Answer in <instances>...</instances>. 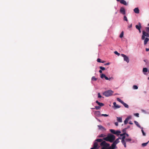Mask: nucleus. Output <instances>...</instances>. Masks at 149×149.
Masks as SVG:
<instances>
[{
	"instance_id": "de8ad7c7",
	"label": "nucleus",
	"mask_w": 149,
	"mask_h": 149,
	"mask_svg": "<svg viewBox=\"0 0 149 149\" xmlns=\"http://www.w3.org/2000/svg\"><path fill=\"white\" fill-rule=\"evenodd\" d=\"M115 124L116 126H118V123L117 122L115 123Z\"/></svg>"
},
{
	"instance_id": "37998d69",
	"label": "nucleus",
	"mask_w": 149,
	"mask_h": 149,
	"mask_svg": "<svg viewBox=\"0 0 149 149\" xmlns=\"http://www.w3.org/2000/svg\"><path fill=\"white\" fill-rule=\"evenodd\" d=\"M145 38V36L144 35H143H143L142 36L141 39L142 40H143Z\"/></svg>"
},
{
	"instance_id": "f03ea898",
	"label": "nucleus",
	"mask_w": 149,
	"mask_h": 149,
	"mask_svg": "<svg viewBox=\"0 0 149 149\" xmlns=\"http://www.w3.org/2000/svg\"><path fill=\"white\" fill-rule=\"evenodd\" d=\"M115 139V136L112 134H109L108 135L107 137L104 138L103 139L110 142H113Z\"/></svg>"
},
{
	"instance_id": "603ef678",
	"label": "nucleus",
	"mask_w": 149,
	"mask_h": 149,
	"mask_svg": "<svg viewBox=\"0 0 149 149\" xmlns=\"http://www.w3.org/2000/svg\"><path fill=\"white\" fill-rule=\"evenodd\" d=\"M99 72L100 73H101L102 72V71L101 70H99Z\"/></svg>"
},
{
	"instance_id": "bf43d9fd",
	"label": "nucleus",
	"mask_w": 149,
	"mask_h": 149,
	"mask_svg": "<svg viewBox=\"0 0 149 149\" xmlns=\"http://www.w3.org/2000/svg\"><path fill=\"white\" fill-rule=\"evenodd\" d=\"M148 26H149V23L148 24Z\"/></svg>"
},
{
	"instance_id": "9b49d317",
	"label": "nucleus",
	"mask_w": 149,
	"mask_h": 149,
	"mask_svg": "<svg viewBox=\"0 0 149 149\" xmlns=\"http://www.w3.org/2000/svg\"><path fill=\"white\" fill-rule=\"evenodd\" d=\"M98 127L100 130L103 131H105L106 130V129L101 125H98Z\"/></svg>"
},
{
	"instance_id": "ea45409f",
	"label": "nucleus",
	"mask_w": 149,
	"mask_h": 149,
	"mask_svg": "<svg viewBox=\"0 0 149 149\" xmlns=\"http://www.w3.org/2000/svg\"><path fill=\"white\" fill-rule=\"evenodd\" d=\"M114 53L115 54L117 55L118 56H119L120 55V54L118 53L117 51H115Z\"/></svg>"
},
{
	"instance_id": "9d476101",
	"label": "nucleus",
	"mask_w": 149,
	"mask_h": 149,
	"mask_svg": "<svg viewBox=\"0 0 149 149\" xmlns=\"http://www.w3.org/2000/svg\"><path fill=\"white\" fill-rule=\"evenodd\" d=\"M143 34L145 36L147 37H149V34L148 33L144 31H143Z\"/></svg>"
},
{
	"instance_id": "a18cd8bd",
	"label": "nucleus",
	"mask_w": 149,
	"mask_h": 149,
	"mask_svg": "<svg viewBox=\"0 0 149 149\" xmlns=\"http://www.w3.org/2000/svg\"><path fill=\"white\" fill-rule=\"evenodd\" d=\"M132 24H130L128 26V28H131L132 27Z\"/></svg>"
},
{
	"instance_id": "7c9ffc66",
	"label": "nucleus",
	"mask_w": 149,
	"mask_h": 149,
	"mask_svg": "<svg viewBox=\"0 0 149 149\" xmlns=\"http://www.w3.org/2000/svg\"><path fill=\"white\" fill-rule=\"evenodd\" d=\"M100 69L102 70H105V68L104 67H102V66L100 67Z\"/></svg>"
},
{
	"instance_id": "c03bdc74",
	"label": "nucleus",
	"mask_w": 149,
	"mask_h": 149,
	"mask_svg": "<svg viewBox=\"0 0 149 149\" xmlns=\"http://www.w3.org/2000/svg\"><path fill=\"white\" fill-rule=\"evenodd\" d=\"M139 113H135L134 114V115L135 116H137V117H139Z\"/></svg>"
},
{
	"instance_id": "13d9d810",
	"label": "nucleus",
	"mask_w": 149,
	"mask_h": 149,
	"mask_svg": "<svg viewBox=\"0 0 149 149\" xmlns=\"http://www.w3.org/2000/svg\"><path fill=\"white\" fill-rule=\"evenodd\" d=\"M101 63H104V61H101Z\"/></svg>"
},
{
	"instance_id": "79ce46f5",
	"label": "nucleus",
	"mask_w": 149,
	"mask_h": 149,
	"mask_svg": "<svg viewBox=\"0 0 149 149\" xmlns=\"http://www.w3.org/2000/svg\"><path fill=\"white\" fill-rule=\"evenodd\" d=\"M98 97L99 98H100L102 97L100 95V94L99 93H98Z\"/></svg>"
},
{
	"instance_id": "393cba45",
	"label": "nucleus",
	"mask_w": 149,
	"mask_h": 149,
	"mask_svg": "<svg viewBox=\"0 0 149 149\" xmlns=\"http://www.w3.org/2000/svg\"><path fill=\"white\" fill-rule=\"evenodd\" d=\"M148 70V69L146 68H144L143 69V71L144 72H147Z\"/></svg>"
},
{
	"instance_id": "6e6d98bb",
	"label": "nucleus",
	"mask_w": 149,
	"mask_h": 149,
	"mask_svg": "<svg viewBox=\"0 0 149 149\" xmlns=\"http://www.w3.org/2000/svg\"><path fill=\"white\" fill-rule=\"evenodd\" d=\"M130 127V126H128L127 127V128H127V129L128 128H129Z\"/></svg>"
},
{
	"instance_id": "864d4df0",
	"label": "nucleus",
	"mask_w": 149,
	"mask_h": 149,
	"mask_svg": "<svg viewBox=\"0 0 149 149\" xmlns=\"http://www.w3.org/2000/svg\"><path fill=\"white\" fill-rule=\"evenodd\" d=\"M125 135H126L127 137H128L129 136L128 134L127 133H126V134H125Z\"/></svg>"
},
{
	"instance_id": "423d86ee",
	"label": "nucleus",
	"mask_w": 149,
	"mask_h": 149,
	"mask_svg": "<svg viewBox=\"0 0 149 149\" xmlns=\"http://www.w3.org/2000/svg\"><path fill=\"white\" fill-rule=\"evenodd\" d=\"M120 12L121 14L123 15H125L126 13L125 9V8L123 7H122L120 8Z\"/></svg>"
},
{
	"instance_id": "5fc2aeb1",
	"label": "nucleus",
	"mask_w": 149,
	"mask_h": 149,
	"mask_svg": "<svg viewBox=\"0 0 149 149\" xmlns=\"http://www.w3.org/2000/svg\"><path fill=\"white\" fill-rule=\"evenodd\" d=\"M138 30L139 31V32L140 33H141V29H138Z\"/></svg>"
},
{
	"instance_id": "39448f33",
	"label": "nucleus",
	"mask_w": 149,
	"mask_h": 149,
	"mask_svg": "<svg viewBox=\"0 0 149 149\" xmlns=\"http://www.w3.org/2000/svg\"><path fill=\"white\" fill-rule=\"evenodd\" d=\"M121 56L123 57L124 61H125L127 62V63H129V60L128 57H127L125 55L123 54H122Z\"/></svg>"
},
{
	"instance_id": "6e6552de",
	"label": "nucleus",
	"mask_w": 149,
	"mask_h": 149,
	"mask_svg": "<svg viewBox=\"0 0 149 149\" xmlns=\"http://www.w3.org/2000/svg\"><path fill=\"white\" fill-rule=\"evenodd\" d=\"M120 3H121L125 6H127V3L126 1L124 0H121L120 1Z\"/></svg>"
},
{
	"instance_id": "2f4dec72",
	"label": "nucleus",
	"mask_w": 149,
	"mask_h": 149,
	"mask_svg": "<svg viewBox=\"0 0 149 149\" xmlns=\"http://www.w3.org/2000/svg\"><path fill=\"white\" fill-rule=\"evenodd\" d=\"M133 88L134 89H137L138 88V87L136 85H134L133 86Z\"/></svg>"
},
{
	"instance_id": "b1692460",
	"label": "nucleus",
	"mask_w": 149,
	"mask_h": 149,
	"mask_svg": "<svg viewBox=\"0 0 149 149\" xmlns=\"http://www.w3.org/2000/svg\"><path fill=\"white\" fill-rule=\"evenodd\" d=\"M117 100L118 101V102H120L122 104V103H123V101H122V100H121L120 99V98H117Z\"/></svg>"
},
{
	"instance_id": "09e8293b",
	"label": "nucleus",
	"mask_w": 149,
	"mask_h": 149,
	"mask_svg": "<svg viewBox=\"0 0 149 149\" xmlns=\"http://www.w3.org/2000/svg\"><path fill=\"white\" fill-rule=\"evenodd\" d=\"M110 64V63H106V64H105L104 65H109Z\"/></svg>"
},
{
	"instance_id": "58836bf2",
	"label": "nucleus",
	"mask_w": 149,
	"mask_h": 149,
	"mask_svg": "<svg viewBox=\"0 0 149 149\" xmlns=\"http://www.w3.org/2000/svg\"><path fill=\"white\" fill-rule=\"evenodd\" d=\"M95 113L97 115H99L100 114V112L99 111H98L96 112Z\"/></svg>"
},
{
	"instance_id": "1a4fd4ad",
	"label": "nucleus",
	"mask_w": 149,
	"mask_h": 149,
	"mask_svg": "<svg viewBox=\"0 0 149 149\" xmlns=\"http://www.w3.org/2000/svg\"><path fill=\"white\" fill-rule=\"evenodd\" d=\"M134 11L136 13L139 14V10L138 8H136L134 9Z\"/></svg>"
},
{
	"instance_id": "5701e85b",
	"label": "nucleus",
	"mask_w": 149,
	"mask_h": 149,
	"mask_svg": "<svg viewBox=\"0 0 149 149\" xmlns=\"http://www.w3.org/2000/svg\"><path fill=\"white\" fill-rule=\"evenodd\" d=\"M132 140L131 139H125V141L127 142H130L132 141Z\"/></svg>"
},
{
	"instance_id": "6ab92c4d",
	"label": "nucleus",
	"mask_w": 149,
	"mask_h": 149,
	"mask_svg": "<svg viewBox=\"0 0 149 149\" xmlns=\"http://www.w3.org/2000/svg\"><path fill=\"white\" fill-rule=\"evenodd\" d=\"M134 123L137 126V127L139 128H141V126L139 124V123L137 122L136 121H134Z\"/></svg>"
},
{
	"instance_id": "473e14b6",
	"label": "nucleus",
	"mask_w": 149,
	"mask_h": 149,
	"mask_svg": "<svg viewBox=\"0 0 149 149\" xmlns=\"http://www.w3.org/2000/svg\"><path fill=\"white\" fill-rule=\"evenodd\" d=\"M95 108L97 110L99 109L100 108V107L99 106H95Z\"/></svg>"
},
{
	"instance_id": "0eeeda50",
	"label": "nucleus",
	"mask_w": 149,
	"mask_h": 149,
	"mask_svg": "<svg viewBox=\"0 0 149 149\" xmlns=\"http://www.w3.org/2000/svg\"><path fill=\"white\" fill-rule=\"evenodd\" d=\"M113 104L115 109H118L120 107V106L118 104H116V103L115 102L113 103Z\"/></svg>"
},
{
	"instance_id": "7ed1b4c3",
	"label": "nucleus",
	"mask_w": 149,
	"mask_h": 149,
	"mask_svg": "<svg viewBox=\"0 0 149 149\" xmlns=\"http://www.w3.org/2000/svg\"><path fill=\"white\" fill-rule=\"evenodd\" d=\"M113 92L111 90H108L104 92L103 95L107 97H108L112 95Z\"/></svg>"
},
{
	"instance_id": "4be33fe9",
	"label": "nucleus",
	"mask_w": 149,
	"mask_h": 149,
	"mask_svg": "<svg viewBox=\"0 0 149 149\" xmlns=\"http://www.w3.org/2000/svg\"><path fill=\"white\" fill-rule=\"evenodd\" d=\"M149 141H148L146 143H143L142 144V146L144 147L147 146V144H148V143L149 142Z\"/></svg>"
},
{
	"instance_id": "4c0bfd02",
	"label": "nucleus",
	"mask_w": 149,
	"mask_h": 149,
	"mask_svg": "<svg viewBox=\"0 0 149 149\" xmlns=\"http://www.w3.org/2000/svg\"><path fill=\"white\" fill-rule=\"evenodd\" d=\"M104 78L106 80H110V78L109 79L108 77H106L105 75V76L104 77Z\"/></svg>"
},
{
	"instance_id": "a19ab883",
	"label": "nucleus",
	"mask_w": 149,
	"mask_h": 149,
	"mask_svg": "<svg viewBox=\"0 0 149 149\" xmlns=\"http://www.w3.org/2000/svg\"><path fill=\"white\" fill-rule=\"evenodd\" d=\"M101 60L100 58H97V62H99V63L101 62Z\"/></svg>"
},
{
	"instance_id": "bb28decb",
	"label": "nucleus",
	"mask_w": 149,
	"mask_h": 149,
	"mask_svg": "<svg viewBox=\"0 0 149 149\" xmlns=\"http://www.w3.org/2000/svg\"><path fill=\"white\" fill-rule=\"evenodd\" d=\"M91 80L93 81H96L97 80V79L94 77H93L91 78Z\"/></svg>"
},
{
	"instance_id": "72a5a7b5",
	"label": "nucleus",
	"mask_w": 149,
	"mask_h": 149,
	"mask_svg": "<svg viewBox=\"0 0 149 149\" xmlns=\"http://www.w3.org/2000/svg\"><path fill=\"white\" fill-rule=\"evenodd\" d=\"M146 31L147 32L149 33V27H146Z\"/></svg>"
},
{
	"instance_id": "cd10ccee",
	"label": "nucleus",
	"mask_w": 149,
	"mask_h": 149,
	"mask_svg": "<svg viewBox=\"0 0 149 149\" xmlns=\"http://www.w3.org/2000/svg\"><path fill=\"white\" fill-rule=\"evenodd\" d=\"M123 36V32L122 31L120 33V38H122Z\"/></svg>"
},
{
	"instance_id": "a878e982",
	"label": "nucleus",
	"mask_w": 149,
	"mask_h": 149,
	"mask_svg": "<svg viewBox=\"0 0 149 149\" xmlns=\"http://www.w3.org/2000/svg\"><path fill=\"white\" fill-rule=\"evenodd\" d=\"M110 131L111 133L115 134V131L113 129H110Z\"/></svg>"
},
{
	"instance_id": "49530a36",
	"label": "nucleus",
	"mask_w": 149,
	"mask_h": 149,
	"mask_svg": "<svg viewBox=\"0 0 149 149\" xmlns=\"http://www.w3.org/2000/svg\"><path fill=\"white\" fill-rule=\"evenodd\" d=\"M125 134H126V133H123V134H120V135L121 136H125Z\"/></svg>"
},
{
	"instance_id": "8fccbe9b",
	"label": "nucleus",
	"mask_w": 149,
	"mask_h": 149,
	"mask_svg": "<svg viewBox=\"0 0 149 149\" xmlns=\"http://www.w3.org/2000/svg\"><path fill=\"white\" fill-rule=\"evenodd\" d=\"M129 123L131 125L133 124V123L130 121V122H129Z\"/></svg>"
},
{
	"instance_id": "c85d7f7f",
	"label": "nucleus",
	"mask_w": 149,
	"mask_h": 149,
	"mask_svg": "<svg viewBox=\"0 0 149 149\" xmlns=\"http://www.w3.org/2000/svg\"><path fill=\"white\" fill-rule=\"evenodd\" d=\"M123 19L125 21H128V19H127V18L125 16H124Z\"/></svg>"
},
{
	"instance_id": "ddd939ff",
	"label": "nucleus",
	"mask_w": 149,
	"mask_h": 149,
	"mask_svg": "<svg viewBox=\"0 0 149 149\" xmlns=\"http://www.w3.org/2000/svg\"><path fill=\"white\" fill-rule=\"evenodd\" d=\"M96 102L100 106L102 107L104 106V104L103 103L99 102L97 100L96 101Z\"/></svg>"
},
{
	"instance_id": "20e7f679",
	"label": "nucleus",
	"mask_w": 149,
	"mask_h": 149,
	"mask_svg": "<svg viewBox=\"0 0 149 149\" xmlns=\"http://www.w3.org/2000/svg\"><path fill=\"white\" fill-rule=\"evenodd\" d=\"M125 136H123L122 138L121 139H122L121 142L122 144L124 145V147L126 148V145L125 142Z\"/></svg>"
},
{
	"instance_id": "f704fd0d",
	"label": "nucleus",
	"mask_w": 149,
	"mask_h": 149,
	"mask_svg": "<svg viewBox=\"0 0 149 149\" xmlns=\"http://www.w3.org/2000/svg\"><path fill=\"white\" fill-rule=\"evenodd\" d=\"M142 128L141 130V131L143 133V135L144 136H145L146 135L145 133H144L143 130V128Z\"/></svg>"
},
{
	"instance_id": "f257e3e1",
	"label": "nucleus",
	"mask_w": 149,
	"mask_h": 149,
	"mask_svg": "<svg viewBox=\"0 0 149 149\" xmlns=\"http://www.w3.org/2000/svg\"><path fill=\"white\" fill-rule=\"evenodd\" d=\"M95 141L94 143L93 147L91 149H98L100 148V146H99L97 142H101L100 145L102 147L101 149H115L117 148L116 144L113 142L111 146H110L109 143H107L104 141H103L101 139H97Z\"/></svg>"
},
{
	"instance_id": "680f3d73",
	"label": "nucleus",
	"mask_w": 149,
	"mask_h": 149,
	"mask_svg": "<svg viewBox=\"0 0 149 149\" xmlns=\"http://www.w3.org/2000/svg\"><path fill=\"white\" fill-rule=\"evenodd\" d=\"M92 109H95V108H92Z\"/></svg>"
},
{
	"instance_id": "412c9836",
	"label": "nucleus",
	"mask_w": 149,
	"mask_h": 149,
	"mask_svg": "<svg viewBox=\"0 0 149 149\" xmlns=\"http://www.w3.org/2000/svg\"><path fill=\"white\" fill-rule=\"evenodd\" d=\"M121 133L120 131L118 130L115 131V134L117 135H119Z\"/></svg>"
},
{
	"instance_id": "c9c22d12",
	"label": "nucleus",
	"mask_w": 149,
	"mask_h": 149,
	"mask_svg": "<svg viewBox=\"0 0 149 149\" xmlns=\"http://www.w3.org/2000/svg\"><path fill=\"white\" fill-rule=\"evenodd\" d=\"M127 130V128H124L122 132H123V133H126V130Z\"/></svg>"
},
{
	"instance_id": "a211bd4d",
	"label": "nucleus",
	"mask_w": 149,
	"mask_h": 149,
	"mask_svg": "<svg viewBox=\"0 0 149 149\" xmlns=\"http://www.w3.org/2000/svg\"><path fill=\"white\" fill-rule=\"evenodd\" d=\"M117 120L119 122H122V118L121 117H117Z\"/></svg>"
},
{
	"instance_id": "3c124183",
	"label": "nucleus",
	"mask_w": 149,
	"mask_h": 149,
	"mask_svg": "<svg viewBox=\"0 0 149 149\" xmlns=\"http://www.w3.org/2000/svg\"><path fill=\"white\" fill-rule=\"evenodd\" d=\"M149 51V49H148V48H146V52H148Z\"/></svg>"
},
{
	"instance_id": "2eb2a0df",
	"label": "nucleus",
	"mask_w": 149,
	"mask_h": 149,
	"mask_svg": "<svg viewBox=\"0 0 149 149\" xmlns=\"http://www.w3.org/2000/svg\"><path fill=\"white\" fill-rule=\"evenodd\" d=\"M106 135L104 134H101L99 135L97 137L99 138H101V137H104L106 136Z\"/></svg>"
},
{
	"instance_id": "aec40b11",
	"label": "nucleus",
	"mask_w": 149,
	"mask_h": 149,
	"mask_svg": "<svg viewBox=\"0 0 149 149\" xmlns=\"http://www.w3.org/2000/svg\"><path fill=\"white\" fill-rule=\"evenodd\" d=\"M122 104L124 105V106L125 107L127 108H128V107H129L128 105L127 104L125 103L124 102H123V103H122Z\"/></svg>"
},
{
	"instance_id": "c756f323",
	"label": "nucleus",
	"mask_w": 149,
	"mask_h": 149,
	"mask_svg": "<svg viewBox=\"0 0 149 149\" xmlns=\"http://www.w3.org/2000/svg\"><path fill=\"white\" fill-rule=\"evenodd\" d=\"M105 75L104 74H101L100 77L101 78L103 79Z\"/></svg>"
},
{
	"instance_id": "f3484780",
	"label": "nucleus",
	"mask_w": 149,
	"mask_h": 149,
	"mask_svg": "<svg viewBox=\"0 0 149 149\" xmlns=\"http://www.w3.org/2000/svg\"><path fill=\"white\" fill-rule=\"evenodd\" d=\"M129 119V117L126 118L124 121V123L125 124H126L128 122V120Z\"/></svg>"
},
{
	"instance_id": "4d7b16f0",
	"label": "nucleus",
	"mask_w": 149,
	"mask_h": 149,
	"mask_svg": "<svg viewBox=\"0 0 149 149\" xmlns=\"http://www.w3.org/2000/svg\"><path fill=\"white\" fill-rule=\"evenodd\" d=\"M120 0H116V1H120Z\"/></svg>"
},
{
	"instance_id": "f8f14e48",
	"label": "nucleus",
	"mask_w": 149,
	"mask_h": 149,
	"mask_svg": "<svg viewBox=\"0 0 149 149\" xmlns=\"http://www.w3.org/2000/svg\"><path fill=\"white\" fill-rule=\"evenodd\" d=\"M139 25H136L135 26L136 28L138 30L141 29V23H139Z\"/></svg>"
},
{
	"instance_id": "dca6fc26",
	"label": "nucleus",
	"mask_w": 149,
	"mask_h": 149,
	"mask_svg": "<svg viewBox=\"0 0 149 149\" xmlns=\"http://www.w3.org/2000/svg\"><path fill=\"white\" fill-rule=\"evenodd\" d=\"M149 40V39L147 38H146L144 40V44L146 45Z\"/></svg>"
},
{
	"instance_id": "e433bc0d",
	"label": "nucleus",
	"mask_w": 149,
	"mask_h": 149,
	"mask_svg": "<svg viewBox=\"0 0 149 149\" xmlns=\"http://www.w3.org/2000/svg\"><path fill=\"white\" fill-rule=\"evenodd\" d=\"M101 116H104L105 117H107L109 116L108 115H107V114H102L101 115Z\"/></svg>"
},
{
	"instance_id": "4468645a",
	"label": "nucleus",
	"mask_w": 149,
	"mask_h": 149,
	"mask_svg": "<svg viewBox=\"0 0 149 149\" xmlns=\"http://www.w3.org/2000/svg\"><path fill=\"white\" fill-rule=\"evenodd\" d=\"M120 139H121V138H118L116 139V140L113 142L116 144H117L120 142V141H119Z\"/></svg>"
},
{
	"instance_id": "052dcab7",
	"label": "nucleus",
	"mask_w": 149,
	"mask_h": 149,
	"mask_svg": "<svg viewBox=\"0 0 149 149\" xmlns=\"http://www.w3.org/2000/svg\"><path fill=\"white\" fill-rule=\"evenodd\" d=\"M148 79L149 80V77L148 78Z\"/></svg>"
}]
</instances>
